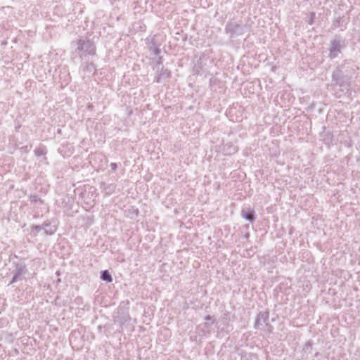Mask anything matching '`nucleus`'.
<instances>
[{"label":"nucleus","instance_id":"nucleus-1","mask_svg":"<svg viewBox=\"0 0 360 360\" xmlns=\"http://www.w3.org/2000/svg\"><path fill=\"white\" fill-rule=\"evenodd\" d=\"M76 50L81 58L89 56H94L96 51V47L94 41L88 38H80L76 41Z\"/></svg>","mask_w":360,"mask_h":360},{"label":"nucleus","instance_id":"nucleus-2","mask_svg":"<svg viewBox=\"0 0 360 360\" xmlns=\"http://www.w3.org/2000/svg\"><path fill=\"white\" fill-rule=\"evenodd\" d=\"M27 271V265L24 262L16 263L15 264V269L12 271L13 275V278L8 285L22 281Z\"/></svg>","mask_w":360,"mask_h":360},{"label":"nucleus","instance_id":"nucleus-3","mask_svg":"<svg viewBox=\"0 0 360 360\" xmlns=\"http://www.w3.org/2000/svg\"><path fill=\"white\" fill-rule=\"evenodd\" d=\"M345 47V41L338 38L334 39L331 41L330 46L329 48V56L330 59H334L338 57V54L341 53L342 50Z\"/></svg>","mask_w":360,"mask_h":360},{"label":"nucleus","instance_id":"nucleus-4","mask_svg":"<svg viewBox=\"0 0 360 360\" xmlns=\"http://www.w3.org/2000/svg\"><path fill=\"white\" fill-rule=\"evenodd\" d=\"M352 63L351 60H345L342 63L338 65L335 70L332 74V80L335 84L342 86L343 83V68L345 65H350Z\"/></svg>","mask_w":360,"mask_h":360},{"label":"nucleus","instance_id":"nucleus-5","mask_svg":"<svg viewBox=\"0 0 360 360\" xmlns=\"http://www.w3.org/2000/svg\"><path fill=\"white\" fill-rule=\"evenodd\" d=\"M245 25H240L236 22H229L226 25V32L230 34L231 37L242 35L244 34Z\"/></svg>","mask_w":360,"mask_h":360},{"label":"nucleus","instance_id":"nucleus-6","mask_svg":"<svg viewBox=\"0 0 360 360\" xmlns=\"http://www.w3.org/2000/svg\"><path fill=\"white\" fill-rule=\"evenodd\" d=\"M269 319V313L266 311L260 312L257 318L255 323V328L256 329H260L261 326L266 323Z\"/></svg>","mask_w":360,"mask_h":360},{"label":"nucleus","instance_id":"nucleus-7","mask_svg":"<svg viewBox=\"0 0 360 360\" xmlns=\"http://www.w3.org/2000/svg\"><path fill=\"white\" fill-rule=\"evenodd\" d=\"M241 216L250 222L255 220V213L252 209L242 210Z\"/></svg>","mask_w":360,"mask_h":360},{"label":"nucleus","instance_id":"nucleus-8","mask_svg":"<svg viewBox=\"0 0 360 360\" xmlns=\"http://www.w3.org/2000/svg\"><path fill=\"white\" fill-rule=\"evenodd\" d=\"M170 77V72L163 67L161 68L160 73L155 77V82L160 83L163 79H167Z\"/></svg>","mask_w":360,"mask_h":360},{"label":"nucleus","instance_id":"nucleus-9","mask_svg":"<svg viewBox=\"0 0 360 360\" xmlns=\"http://www.w3.org/2000/svg\"><path fill=\"white\" fill-rule=\"evenodd\" d=\"M57 230V227L55 224H51L50 222H44V234L48 235H53Z\"/></svg>","mask_w":360,"mask_h":360},{"label":"nucleus","instance_id":"nucleus-10","mask_svg":"<svg viewBox=\"0 0 360 360\" xmlns=\"http://www.w3.org/2000/svg\"><path fill=\"white\" fill-rule=\"evenodd\" d=\"M101 188L106 195H110L115 192L116 184H106L103 183Z\"/></svg>","mask_w":360,"mask_h":360},{"label":"nucleus","instance_id":"nucleus-11","mask_svg":"<svg viewBox=\"0 0 360 360\" xmlns=\"http://www.w3.org/2000/svg\"><path fill=\"white\" fill-rule=\"evenodd\" d=\"M101 279L107 283H111L112 281V277L108 270L101 271Z\"/></svg>","mask_w":360,"mask_h":360},{"label":"nucleus","instance_id":"nucleus-12","mask_svg":"<svg viewBox=\"0 0 360 360\" xmlns=\"http://www.w3.org/2000/svg\"><path fill=\"white\" fill-rule=\"evenodd\" d=\"M129 319V316L128 314L124 315V316L122 319H120L119 316L116 317V321L119 322L120 324L122 326L125 322H127Z\"/></svg>","mask_w":360,"mask_h":360},{"label":"nucleus","instance_id":"nucleus-13","mask_svg":"<svg viewBox=\"0 0 360 360\" xmlns=\"http://www.w3.org/2000/svg\"><path fill=\"white\" fill-rule=\"evenodd\" d=\"M30 200L32 203H42V200L36 195H31Z\"/></svg>","mask_w":360,"mask_h":360},{"label":"nucleus","instance_id":"nucleus-14","mask_svg":"<svg viewBox=\"0 0 360 360\" xmlns=\"http://www.w3.org/2000/svg\"><path fill=\"white\" fill-rule=\"evenodd\" d=\"M44 229V224L41 225H34L32 226V231H35L36 232H39Z\"/></svg>","mask_w":360,"mask_h":360},{"label":"nucleus","instance_id":"nucleus-15","mask_svg":"<svg viewBox=\"0 0 360 360\" xmlns=\"http://www.w3.org/2000/svg\"><path fill=\"white\" fill-rule=\"evenodd\" d=\"M150 50L155 56H158L160 53V52H161L160 49L159 48H158V47H155V46H150Z\"/></svg>","mask_w":360,"mask_h":360},{"label":"nucleus","instance_id":"nucleus-16","mask_svg":"<svg viewBox=\"0 0 360 360\" xmlns=\"http://www.w3.org/2000/svg\"><path fill=\"white\" fill-rule=\"evenodd\" d=\"M236 151H237V149H236V146L230 145V146H229L228 150L226 152L229 154H232V153H235Z\"/></svg>","mask_w":360,"mask_h":360},{"label":"nucleus","instance_id":"nucleus-17","mask_svg":"<svg viewBox=\"0 0 360 360\" xmlns=\"http://www.w3.org/2000/svg\"><path fill=\"white\" fill-rule=\"evenodd\" d=\"M348 65H345L344 66V68H343V70H345V72L344 73H346V75H349V74H352L354 71V70L353 68H350L349 69L348 67H347Z\"/></svg>","mask_w":360,"mask_h":360},{"label":"nucleus","instance_id":"nucleus-18","mask_svg":"<svg viewBox=\"0 0 360 360\" xmlns=\"http://www.w3.org/2000/svg\"><path fill=\"white\" fill-rule=\"evenodd\" d=\"M34 153L37 156H41L44 154L43 149L40 148H36Z\"/></svg>","mask_w":360,"mask_h":360},{"label":"nucleus","instance_id":"nucleus-19","mask_svg":"<svg viewBox=\"0 0 360 360\" xmlns=\"http://www.w3.org/2000/svg\"><path fill=\"white\" fill-rule=\"evenodd\" d=\"M315 18V13H310V18L309 20V24L312 25L314 23V19Z\"/></svg>","mask_w":360,"mask_h":360},{"label":"nucleus","instance_id":"nucleus-20","mask_svg":"<svg viewBox=\"0 0 360 360\" xmlns=\"http://www.w3.org/2000/svg\"><path fill=\"white\" fill-rule=\"evenodd\" d=\"M110 167H111L112 171H115L117 169V165L116 163H115V162H112L110 164Z\"/></svg>","mask_w":360,"mask_h":360},{"label":"nucleus","instance_id":"nucleus-21","mask_svg":"<svg viewBox=\"0 0 360 360\" xmlns=\"http://www.w3.org/2000/svg\"><path fill=\"white\" fill-rule=\"evenodd\" d=\"M265 326L266 327L268 332H269V333H271V330H272V326H271V325H270L269 323H266H266H265Z\"/></svg>","mask_w":360,"mask_h":360},{"label":"nucleus","instance_id":"nucleus-22","mask_svg":"<svg viewBox=\"0 0 360 360\" xmlns=\"http://www.w3.org/2000/svg\"><path fill=\"white\" fill-rule=\"evenodd\" d=\"M88 68H94V65L93 63H89L87 65Z\"/></svg>","mask_w":360,"mask_h":360},{"label":"nucleus","instance_id":"nucleus-23","mask_svg":"<svg viewBox=\"0 0 360 360\" xmlns=\"http://www.w3.org/2000/svg\"><path fill=\"white\" fill-rule=\"evenodd\" d=\"M158 65H161L162 64V58L160 57L158 62H157Z\"/></svg>","mask_w":360,"mask_h":360},{"label":"nucleus","instance_id":"nucleus-24","mask_svg":"<svg viewBox=\"0 0 360 360\" xmlns=\"http://www.w3.org/2000/svg\"><path fill=\"white\" fill-rule=\"evenodd\" d=\"M206 321H211L212 320V317L210 316H207L205 319Z\"/></svg>","mask_w":360,"mask_h":360},{"label":"nucleus","instance_id":"nucleus-25","mask_svg":"<svg viewBox=\"0 0 360 360\" xmlns=\"http://www.w3.org/2000/svg\"><path fill=\"white\" fill-rule=\"evenodd\" d=\"M205 326L208 328V323H205Z\"/></svg>","mask_w":360,"mask_h":360},{"label":"nucleus","instance_id":"nucleus-26","mask_svg":"<svg viewBox=\"0 0 360 360\" xmlns=\"http://www.w3.org/2000/svg\"><path fill=\"white\" fill-rule=\"evenodd\" d=\"M27 148H28V146H26L25 147V150H28V149H27Z\"/></svg>","mask_w":360,"mask_h":360},{"label":"nucleus","instance_id":"nucleus-27","mask_svg":"<svg viewBox=\"0 0 360 360\" xmlns=\"http://www.w3.org/2000/svg\"><path fill=\"white\" fill-rule=\"evenodd\" d=\"M357 161H358V162H359V164H360V158H359V159L357 160Z\"/></svg>","mask_w":360,"mask_h":360}]
</instances>
